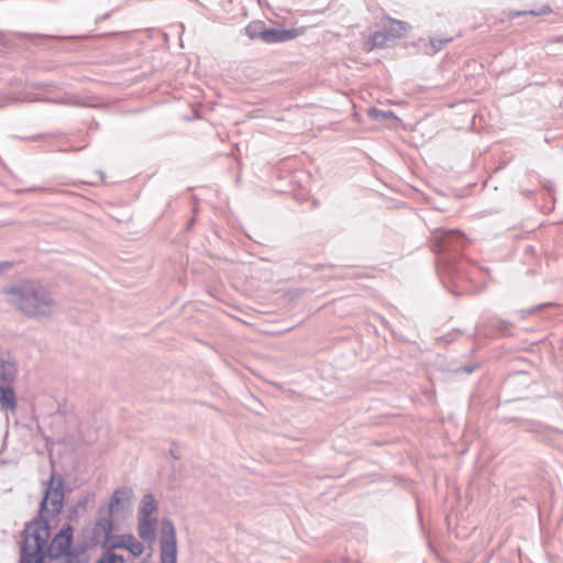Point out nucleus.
<instances>
[{
	"label": "nucleus",
	"instance_id": "nucleus-15",
	"mask_svg": "<svg viewBox=\"0 0 563 563\" xmlns=\"http://www.w3.org/2000/svg\"><path fill=\"white\" fill-rule=\"evenodd\" d=\"M96 563H124V560L121 555H117L113 553H106Z\"/></svg>",
	"mask_w": 563,
	"mask_h": 563
},
{
	"label": "nucleus",
	"instance_id": "nucleus-14",
	"mask_svg": "<svg viewBox=\"0 0 563 563\" xmlns=\"http://www.w3.org/2000/svg\"><path fill=\"white\" fill-rule=\"evenodd\" d=\"M155 530H156V523H153L152 521H147V520L143 519V531H142L143 539L148 537L153 540Z\"/></svg>",
	"mask_w": 563,
	"mask_h": 563
},
{
	"label": "nucleus",
	"instance_id": "nucleus-20",
	"mask_svg": "<svg viewBox=\"0 0 563 563\" xmlns=\"http://www.w3.org/2000/svg\"><path fill=\"white\" fill-rule=\"evenodd\" d=\"M519 15H521L520 12H516V13L511 14V16H519Z\"/></svg>",
	"mask_w": 563,
	"mask_h": 563
},
{
	"label": "nucleus",
	"instance_id": "nucleus-13",
	"mask_svg": "<svg viewBox=\"0 0 563 563\" xmlns=\"http://www.w3.org/2000/svg\"><path fill=\"white\" fill-rule=\"evenodd\" d=\"M388 43V34L384 31L373 33L365 43L366 51H373L383 47Z\"/></svg>",
	"mask_w": 563,
	"mask_h": 563
},
{
	"label": "nucleus",
	"instance_id": "nucleus-9",
	"mask_svg": "<svg viewBox=\"0 0 563 563\" xmlns=\"http://www.w3.org/2000/svg\"><path fill=\"white\" fill-rule=\"evenodd\" d=\"M107 548H122L129 550L133 555H141V543L131 534L113 537L111 541L107 542Z\"/></svg>",
	"mask_w": 563,
	"mask_h": 563
},
{
	"label": "nucleus",
	"instance_id": "nucleus-17",
	"mask_svg": "<svg viewBox=\"0 0 563 563\" xmlns=\"http://www.w3.org/2000/svg\"><path fill=\"white\" fill-rule=\"evenodd\" d=\"M437 234L439 235V240L444 242L449 238V235L460 234V232L459 231H439V232H437Z\"/></svg>",
	"mask_w": 563,
	"mask_h": 563
},
{
	"label": "nucleus",
	"instance_id": "nucleus-7",
	"mask_svg": "<svg viewBox=\"0 0 563 563\" xmlns=\"http://www.w3.org/2000/svg\"><path fill=\"white\" fill-rule=\"evenodd\" d=\"M131 511V496L129 492L115 490L109 503V515L113 520L123 519Z\"/></svg>",
	"mask_w": 563,
	"mask_h": 563
},
{
	"label": "nucleus",
	"instance_id": "nucleus-5",
	"mask_svg": "<svg viewBox=\"0 0 563 563\" xmlns=\"http://www.w3.org/2000/svg\"><path fill=\"white\" fill-rule=\"evenodd\" d=\"M254 27L255 25L251 24L246 29L251 38L258 37L267 44L282 43L295 40L298 36L302 35L306 31L305 27H294L290 30L263 29L258 33H253Z\"/></svg>",
	"mask_w": 563,
	"mask_h": 563
},
{
	"label": "nucleus",
	"instance_id": "nucleus-10",
	"mask_svg": "<svg viewBox=\"0 0 563 563\" xmlns=\"http://www.w3.org/2000/svg\"><path fill=\"white\" fill-rule=\"evenodd\" d=\"M12 384H3L0 386V407L8 411H15L18 408V400Z\"/></svg>",
	"mask_w": 563,
	"mask_h": 563
},
{
	"label": "nucleus",
	"instance_id": "nucleus-16",
	"mask_svg": "<svg viewBox=\"0 0 563 563\" xmlns=\"http://www.w3.org/2000/svg\"><path fill=\"white\" fill-rule=\"evenodd\" d=\"M155 509L156 505L154 498L152 496H145L143 498V514L150 515Z\"/></svg>",
	"mask_w": 563,
	"mask_h": 563
},
{
	"label": "nucleus",
	"instance_id": "nucleus-4",
	"mask_svg": "<svg viewBox=\"0 0 563 563\" xmlns=\"http://www.w3.org/2000/svg\"><path fill=\"white\" fill-rule=\"evenodd\" d=\"M51 533L48 532V537L45 539L41 547V563L45 554L51 558H59L66 554L70 548L71 539H73V528L70 526L64 527L48 543V539Z\"/></svg>",
	"mask_w": 563,
	"mask_h": 563
},
{
	"label": "nucleus",
	"instance_id": "nucleus-8",
	"mask_svg": "<svg viewBox=\"0 0 563 563\" xmlns=\"http://www.w3.org/2000/svg\"><path fill=\"white\" fill-rule=\"evenodd\" d=\"M19 372L15 357L7 350L0 349V386L13 384Z\"/></svg>",
	"mask_w": 563,
	"mask_h": 563
},
{
	"label": "nucleus",
	"instance_id": "nucleus-2",
	"mask_svg": "<svg viewBox=\"0 0 563 563\" xmlns=\"http://www.w3.org/2000/svg\"><path fill=\"white\" fill-rule=\"evenodd\" d=\"M64 503L63 482L60 478L51 476L48 486L45 490L44 497L40 508V519L26 525L24 529L23 543L26 541V530L32 525H40L48 531V521L54 519L62 510Z\"/></svg>",
	"mask_w": 563,
	"mask_h": 563
},
{
	"label": "nucleus",
	"instance_id": "nucleus-18",
	"mask_svg": "<svg viewBox=\"0 0 563 563\" xmlns=\"http://www.w3.org/2000/svg\"><path fill=\"white\" fill-rule=\"evenodd\" d=\"M7 264H0V274L5 269Z\"/></svg>",
	"mask_w": 563,
	"mask_h": 563
},
{
	"label": "nucleus",
	"instance_id": "nucleus-12",
	"mask_svg": "<svg viewBox=\"0 0 563 563\" xmlns=\"http://www.w3.org/2000/svg\"><path fill=\"white\" fill-rule=\"evenodd\" d=\"M410 26L402 21L389 20L388 26L384 30L388 34V42L401 38L409 31Z\"/></svg>",
	"mask_w": 563,
	"mask_h": 563
},
{
	"label": "nucleus",
	"instance_id": "nucleus-3",
	"mask_svg": "<svg viewBox=\"0 0 563 563\" xmlns=\"http://www.w3.org/2000/svg\"><path fill=\"white\" fill-rule=\"evenodd\" d=\"M48 537L47 530L40 525H32L26 530V541L21 547L20 563H41V547Z\"/></svg>",
	"mask_w": 563,
	"mask_h": 563
},
{
	"label": "nucleus",
	"instance_id": "nucleus-11",
	"mask_svg": "<svg viewBox=\"0 0 563 563\" xmlns=\"http://www.w3.org/2000/svg\"><path fill=\"white\" fill-rule=\"evenodd\" d=\"M112 518L110 519L102 518L96 523L95 528V541L98 543H102L103 547H107V542L111 541L113 538L111 536L112 531Z\"/></svg>",
	"mask_w": 563,
	"mask_h": 563
},
{
	"label": "nucleus",
	"instance_id": "nucleus-6",
	"mask_svg": "<svg viewBox=\"0 0 563 563\" xmlns=\"http://www.w3.org/2000/svg\"><path fill=\"white\" fill-rule=\"evenodd\" d=\"M161 534V562L177 563V543L174 526L169 521H164Z\"/></svg>",
	"mask_w": 563,
	"mask_h": 563
},
{
	"label": "nucleus",
	"instance_id": "nucleus-1",
	"mask_svg": "<svg viewBox=\"0 0 563 563\" xmlns=\"http://www.w3.org/2000/svg\"><path fill=\"white\" fill-rule=\"evenodd\" d=\"M5 302L26 318L48 320L58 312V302L43 285L21 280L3 288Z\"/></svg>",
	"mask_w": 563,
	"mask_h": 563
},
{
	"label": "nucleus",
	"instance_id": "nucleus-19",
	"mask_svg": "<svg viewBox=\"0 0 563 563\" xmlns=\"http://www.w3.org/2000/svg\"><path fill=\"white\" fill-rule=\"evenodd\" d=\"M26 99H27L29 101H33V100H36V99H37V97H27Z\"/></svg>",
	"mask_w": 563,
	"mask_h": 563
}]
</instances>
